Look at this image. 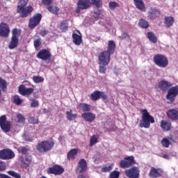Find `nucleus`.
Returning a JSON list of instances; mask_svg holds the SVG:
<instances>
[{
  "instance_id": "obj_1",
  "label": "nucleus",
  "mask_w": 178,
  "mask_h": 178,
  "mask_svg": "<svg viewBox=\"0 0 178 178\" xmlns=\"http://www.w3.org/2000/svg\"><path fill=\"white\" fill-rule=\"evenodd\" d=\"M173 85L169 81L161 80L158 83V88L161 91L165 92L168 91L166 95V99L173 104L175 102L176 97L178 95V86H172Z\"/></svg>"
},
{
  "instance_id": "obj_2",
  "label": "nucleus",
  "mask_w": 178,
  "mask_h": 178,
  "mask_svg": "<svg viewBox=\"0 0 178 178\" xmlns=\"http://www.w3.org/2000/svg\"><path fill=\"white\" fill-rule=\"evenodd\" d=\"M115 49H116V43L113 40H109L107 51H104L99 54V65H109L111 63V56L115 54Z\"/></svg>"
},
{
  "instance_id": "obj_3",
  "label": "nucleus",
  "mask_w": 178,
  "mask_h": 178,
  "mask_svg": "<svg viewBox=\"0 0 178 178\" xmlns=\"http://www.w3.org/2000/svg\"><path fill=\"white\" fill-rule=\"evenodd\" d=\"M27 5V0H19L18 6H17V13L19 14L20 17H28L29 15H31V12L34 10L32 6Z\"/></svg>"
},
{
  "instance_id": "obj_4",
  "label": "nucleus",
  "mask_w": 178,
  "mask_h": 178,
  "mask_svg": "<svg viewBox=\"0 0 178 178\" xmlns=\"http://www.w3.org/2000/svg\"><path fill=\"white\" fill-rule=\"evenodd\" d=\"M140 113L142 115V120L140 121L139 127L142 129H149L151 123H155V119L148 113L147 109L141 110Z\"/></svg>"
},
{
  "instance_id": "obj_5",
  "label": "nucleus",
  "mask_w": 178,
  "mask_h": 178,
  "mask_svg": "<svg viewBox=\"0 0 178 178\" xmlns=\"http://www.w3.org/2000/svg\"><path fill=\"white\" fill-rule=\"evenodd\" d=\"M55 147V142L51 140H43L39 143L36 145V149L38 152L44 154L45 152H49Z\"/></svg>"
},
{
  "instance_id": "obj_6",
  "label": "nucleus",
  "mask_w": 178,
  "mask_h": 178,
  "mask_svg": "<svg viewBox=\"0 0 178 178\" xmlns=\"http://www.w3.org/2000/svg\"><path fill=\"white\" fill-rule=\"evenodd\" d=\"M22 34V30L15 28L12 30V36L10 44H8L9 49H15L19 45V37Z\"/></svg>"
},
{
  "instance_id": "obj_7",
  "label": "nucleus",
  "mask_w": 178,
  "mask_h": 178,
  "mask_svg": "<svg viewBox=\"0 0 178 178\" xmlns=\"http://www.w3.org/2000/svg\"><path fill=\"white\" fill-rule=\"evenodd\" d=\"M153 62L156 66L162 69H165V67H168L169 65V60H168V57L163 54H156L153 58Z\"/></svg>"
},
{
  "instance_id": "obj_8",
  "label": "nucleus",
  "mask_w": 178,
  "mask_h": 178,
  "mask_svg": "<svg viewBox=\"0 0 178 178\" xmlns=\"http://www.w3.org/2000/svg\"><path fill=\"white\" fill-rule=\"evenodd\" d=\"M18 92H19L21 95H23V97H27L29 101H34V99L30 97V95L34 92V88H26L25 85L22 84L19 86Z\"/></svg>"
},
{
  "instance_id": "obj_9",
  "label": "nucleus",
  "mask_w": 178,
  "mask_h": 178,
  "mask_svg": "<svg viewBox=\"0 0 178 178\" xmlns=\"http://www.w3.org/2000/svg\"><path fill=\"white\" fill-rule=\"evenodd\" d=\"M41 19H42V15L41 13H36L32 17L30 18L28 26L29 29L33 30V29H35L37 27L40 22Z\"/></svg>"
},
{
  "instance_id": "obj_10",
  "label": "nucleus",
  "mask_w": 178,
  "mask_h": 178,
  "mask_svg": "<svg viewBox=\"0 0 178 178\" xmlns=\"http://www.w3.org/2000/svg\"><path fill=\"white\" fill-rule=\"evenodd\" d=\"M16 156L15 152L10 149H3L0 150V159L3 161H9Z\"/></svg>"
},
{
  "instance_id": "obj_11",
  "label": "nucleus",
  "mask_w": 178,
  "mask_h": 178,
  "mask_svg": "<svg viewBox=\"0 0 178 178\" xmlns=\"http://www.w3.org/2000/svg\"><path fill=\"white\" fill-rule=\"evenodd\" d=\"M12 122L6 120V115H3L0 117V127L3 131L8 133L10 131Z\"/></svg>"
},
{
  "instance_id": "obj_12",
  "label": "nucleus",
  "mask_w": 178,
  "mask_h": 178,
  "mask_svg": "<svg viewBox=\"0 0 178 178\" xmlns=\"http://www.w3.org/2000/svg\"><path fill=\"white\" fill-rule=\"evenodd\" d=\"M136 164V161H134V156H129L125 157L123 160L120 162V168L122 169H127V168H130L133 166V165Z\"/></svg>"
},
{
  "instance_id": "obj_13",
  "label": "nucleus",
  "mask_w": 178,
  "mask_h": 178,
  "mask_svg": "<svg viewBox=\"0 0 178 178\" xmlns=\"http://www.w3.org/2000/svg\"><path fill=\"white\" fill-rule=\"evenodd\" d=\"M163 169L161 168L152 167L149 172V177L159 178L163 176Z\"/></svg>"
},
{
  "instance_id": "obj_14",
  "label": "nucleus",
  "mask_w": 178,
  "mask_h": 178,
  "mask_svg": "<svg viewBox=\"0 0 178 178\" xmlns=\"http://www.w3.org/2000/svg\"><path fill=\"white\" fill-rule=\"evenodd\" d=\"M52 56L51 51L47 49H43L40 50L37 54V58L41 59L42 60H49Z\"/></svg>"
},
{
  "instance_id": "obj_15",
  "label": "nucleus",
  "mask_w": 178,
  "mask_h": 178,
  "mask_svg": "<svg viewBox=\"0 0 178 178\" xmlns=\"http://www.w3.org/2000/svg\"><path fill=\"white\" fill-rule=\"evenodd\" d=\"M10 33V29L9 28V25L5 22L0 23V37L8 38Z\"/></svg>"
},
{
  "instance_id": "obj_16",
  "label": "nucleus",
  "mask_w": 178,
  "mask_h": 178,
  "mask_svg": "<svg viewBox=\"0 0 178 178\" xmlns=\"http://www.w3.org/2000/svg\"><path fill=\"white\" fill-rule=\"evenodd\" d=\"M65 172V169L60 165H55L53 167H50L47 170L48 175H56V176H59L62 175Z\"/></svg>"
},
{
  "instance_id": "obj_17",
  "label": "nucleus",
  "mask_w": 178,
  "mask_h": 178,
  "mask_svg": "<svg viewBox=\"0 0 178 178\" xmlns=\"http://www.w3.org/2000/svg\"><path fill=\"white\" fill-rule=\"evenodd\" d=\"M125 175L129 178H139L140 177V170L137 168L134 167L129 170H125Z\"/></svg>"
},
{
  "instance_id": "obj_18",
  "label": "nucleus",
  "mask_w": 178,
  "mask_h": 178,
  "mask_svg": "<svg viewBox=\"0 0 178 178\" xmlns=\"http://www.w3.org/2000/svg\"><path fill=\"white\" fill-rule=\"evenodd\" d=\"M87 171V161L84 159H81L76 168V173H84Z\"/></svg>"
},
{
  "instance_id": "obj_19",
  "label": "nucleus",
  "mask_w": 178,
  "mask_h": 178,
  "mask_svg": "<svg viewBox=\"0 0 178 178\" xmlns=\"http://www.w3.org/2000/svg\"><path fill=\"white\" fill-rule=\"evenodd\" d=\"M20 162L22 166H23L24 168H29V166H30V165H31V163L33 162V157L29 155H26L25 156H21Z\"/></svg>"
},
{
  "instance_id": "obj_20",
  "label": "nucleus",
  "mask_w": 178,
  "mask_h": 178,
  "mask_svg": "<svg viewBox=\"0 0 178 178\" xmlns=\"http://www.w3.org/2000/svg\"><path fill=\"white\" fill-rule=\"evenodd\" d=\"M160 15H161V11H159L156 8H152L149 10V13L147 14V17H149V19H151L152 20H154V19L159 17Z\"/></svg>"
},
{
  "instance_id": "obj_21",
  "label": "nucleus",
  "mask_w": 178,
  "mask_h": 178,
  "mask_svg": "<svg viewBox=\"0 0 178 178\" xmlns=\"http://www.w3.org/2000/svg\"><path fill=\"white\" fill-rule=\"evenodd\" d=\"M168 119H170V120H178V111L172 108L167 111L166 113Z\"/></svg>"
},
{
  "instance_id": "obj_22",
  "label": "nucleus",
  "mask_w": 178,
  "mask_h": 178,
  "mask_svg": "<svg viewBox=\"0 0 178 178\" xmlns=\"http://www.w3.org/2000/svg\"><path fill=\"white\" fill-rule=\"evenodd\" d=\"M134 2L136 9H138V10H140L141 12H147L145 3H144L143 0H134Z\"/></svg>"
},
{
  "instance_id": "obj_23",
  "label": "nucleus",
  "mask_w": 178,
  "mask_h": 178,
  "mask_svg": "<svg viewBox=\"0 0 178 178\" xmlns=\"http://www.w3.org/2000/svg\"><path fill=\"white\" fill-rule=\"evenodd\" d=\"M83 119L86 120V122H89L91 123V122H94L95 120V114L91 113V112H88V113H83L81 115Z\"/></svg>"
},
{
  "instance_id": "obj_24",
  "label": "nucleus",
  "mask_w": 178,
  "mask_h": 178,
  "mask_svg": "<svg viewBox=\"0 0 178 178\" xmlns=\"http://www.w3.org/2000/svg\"><path fill=\"white\" fill-rule=\"evenodd\" d=\"M161 127L163 131H170L172 127V122L163 120L161 121Z\"/></svg>"
},
{
  "instance_id": "obj_25",
  "label": "nucleus",
  "mask_w": 178,
  "mask_h": 178,
  "mask_svg": "<svg viewBox=\"0 0 178 178\" xmlns=\"http://www.w3.org/2000/svg\"><path fill=\"white\" fill-rule=\"evenodd\" d=\"M91 5V1L90 0H79L78 1V6L81 9H88Z\"/></svg>"
},
{
  "instance_id": "obj_26",
  "label": "nucleus",
  "mask_w": 178,
  "mask_h": 178,
  "mask_svg": "<svg viewBox=\"0 0 178 178\" xmlns=\"http://www.w3.org/2000/svg\"><path fill=\"white\" fill-rule=\"evenodd\" d=\"M78 109L79 111H81L82 112H86L88 113L90 111H91V105L87 104V103H80L78 104Z\"/></svg>"
},
{
  "instance_id": "obj_27",
  "label": "nucleus",
  "mask_w": 178,
  "mask_h": 178,
  "mask_svg": "<svg viewBox=\"0 0 178 178\" xmlns=\"http://www.w3.org/2000/svg\"><path fill=\"white\" fill-rule=\"evenodd\" d=\"M164 24L165 26L167 27V29H169V27H172V26L175 24V17L172 16L165 17Z\"/></svg>"
},
{
  "instance_id": "obj_28",
  "label": "nucleus",
  "mask_w": 178,
  "mask_h": 178,
  "mask_svg": "<svg viewBox=\"0 0 178 178\" xmlns=\"http://www.w3.org/2000/svg\"><path fill=\"white\" fill-rule=\"evenodd\" d=\"M77 149H72L67 152V159L68 161H73L76 159V156H77Z\"/></svg>"
},
{
  "instance_id": "obj_29",
  "label": "nucleus",
  "mask_w": 178,
  "mask_h": 178,
  "mask_svg": "<svg viewBox=\"0 0 178 178\" xmlns=\"http://www.w3.org/2000/svg\"><path fill=\"white\" fill-rule=\"evenodd\" d=\"M72 40L75 45H81V42H83L81 35H79L77 33H72Z\"/></svg>"
},
{
  "instance_id": "obj_30",
  "label": "nucleus",
  "mask_w": 178,
  "mask_h": 178,
  "mask_svg": "<svg viewBox=\"0 0 178 178\" xmlns=\"http://www.w3.org/2000/svg\"><path fill=\"white\" fill-rule=\"evenodd\" d=\"M69 24L67 23V20H63L60 22L59 29L62 31V33H66L67 31V29H69Z\"/></svg>"
},
{
  "instance_id": "obj_31",
  "label": "nucleus",
  "mask_w": 178,
  "mask_h": 178,
  "mask_svg": "<svg viewBox=\"0 0 178 178\" xmlns=\"http://www.w3.org/2000/svg\"><path fill=\"white\" fill-rule=\"evenodd\" d=\"M72 112H73L72 109H70L68 111H66L65 115L67 120L72 121V120H74V119H77V114L76 113L73 114L72 113Z\"/></svg>"
},
{
  "instance_id": "obj_32",
  "label": "nucleus",
  "mask_w": 178,
  "mask_h": 178,
  "mask_svg": "<svg viewBox=\"0 0 178 178\" xmlns=\"http://www.w3.org/2000/svg\"><path fill=\"white\" fill-rule=\"evenodd\" d=\"M47 9L50 12V13H52L53 15H58V12H59V8L56 6L50 5L47 7Z\"/></svg>"
},
{
  "instance_id": "obj_33",
  "label": "nucleus",
  "mask_w": 178,
  "mask_h": 178,
  "mask_svg": "<svg viewBox=\"0 0 178 178\" xmlns=\"http://www.w3.org/2000/svg\"><path fill=\"white\" fill-rule=\"evenodd\" d=\"M147 38L151 42H153V44H156V42H158L156 35H155V34L152 32L147 33Z\"/></svg>"
},
{
  "instance_id": "obj_34",
  "label": "nucleus",
  "mask_w": 178,
  "mask_h": 178,
  "mask_svg": "<svg viewBox=\"0 0 178 178\" xmlns=\"http://www.w3.org/2000/svg\"><path fill=\"white\" fill-rule=\"evenodd\" d=\"M98 138H99V135L98 134H94L90 138V147H92L93 145H95L97 143H98Z\"/></svg>"
},
{
  "instance_id": "obj_35",
  "label": "nucleus",
  "mask_w": 178,
  "mask_h": 178,
  "mask_svg": "<svg viewBox=\"0 0 178 178\" xmlns=\"http://www.w3.org/2000/svg\"><path fill=\"white\" fill-rule=\"evenodd\" d=\"M0 88L2 91H6L8 90V82L2 77L0 76Z\"/></svg>"
},
{
  "instance_id": "obj_36",
  "label": "nucleus",
  "mask_w": 178,
  "mask_h": 178,
  "mask_svg": "<svg viewBox=\"0 0 178 178\" xmlns=\"http://www.w3.org/2000/svg\"><path fill=\"white\" fill-rule=\"evenodd\" d=\"M138 24L139 27H141V29H148L149 27V24L148 23V21L145 19H140Z\"/></svg>"
},
{
  "instance_id": "obj_37",
  "label": "nucleus",
  "mask_w": 178,
  "mask_h": 178,
  "mask_svg": "<svg viewBox=\"0 0 178 178\" xmlns=\"http://www.w3.org/2000/svg\"><path fill=\"white\" fill-rule=\"evenodd\" d=\"M90 99L92 101H98L99 99V90H96L91 93Z\"/></svg>"
},
{
  "instance_id": "obj_38",
  "label": "nucleus",
  "mask_w": 178,
  "mask_h": 178,
  "mask_svg": "<svg viewBox=\"0 0 178 178\" xmlns=\"http://www.w3.org/2000/svg\"><path fill=\"white\" fill-rule=\"evenodd\" d=\"M32 80L36 84H40V83H44V77L40 76L34 75L32 78Z\"/></svg>"
},
{
  "instance_id": "obj_39",
  "label": "nucleus",
  "mask_w": 178,
  "mask_h": 178,
  "mask_svg": "<svg viewBox=\"0 0 178 178\" xmlns=\"http://www.w3.org/2000/svg\"><path fill=\"white\" fill-rule=\"evenodd\" d=\"M99 73H100L101 74H105V73H106V70H107L106 66H108V65H102V64H99Z\"/></svg>"
},
{
  "instance_id": "obj_40",
  "label": "nucleus",
  "mask_w": 178,
  "mask_h": 178,
  "mask_svg": "<svg viewBox=\"0 0 178 178\" xmlns=\"http://www.w3.org/2000/svg\"><path fill=\"white\" fill-rule=\"evenodd\" d=\"M22 102H23V101L20 99L19 95H15L13 97V103L15 104V105H22Z\"/></svg>"
},
{
  "instance_id": "obj_41",
  "label": "nucleus",
  "mask_w": 178,
  "mask_h": 178,
  "mask_svg": "<svg viewBox=\"0 0 178 178\" xmlns=\"http://www.w3.org/2000/svg\"><path fill=\"white\" fill-rule=\"evenodd\" d=\"M161 144L163 147H165V148H169V145H170V141H169V139L168 138H163L161 140Z\"/></svg>"
},
{
  "instance_id": "obj_42",
  "label": "nucleus",
  "mask_w": 178,
  "mask_h": 178,
  "mask_svg": "<svg viewBox=\"0 0 178 178\" xmlns=\"http://www.w3.org/2000/svg\"><path fill=\"white\" fill-rule=\"evenodd\" d=\"M26 122V118L21 113L17 115V123H24Z\"/></svg>"
},
{
  "instance_id": "obj_43",
  "label": "nucleus",
  "mask_w": 178,
  "mask_h": 178,
  "mask_svg": "<svg viewBox=\"0 0 178 178\" xmlns=\"http://www.w3.org/2000/svg\"><path fill=\"white\" fill-rule=\"evenodd\" d=\"M91 3L96 8H101L102 6V0H91Z\"/></svg>"
},
{
  "instance_id": "obj_44",
  "label": "nucleus",
  "mask_w": 178,
  "mask_h": 178,
  "mask_svg": "<svg viewBox=\"0 0 178 178\" xmlns=\"http://www.w3.org/2000/svg\"><path fill=\"white\" fill-rule=\"evenodd\" d=\"M18 152L19 154H22V155H27V153L29 152V149L27 147L23 146L18 149Z\"/></svg>"
},
{
  "instance_id": "obj_45",
  "label": "nucleus",
  "mask_w": 178,
  "mask_h": 178,
  "mask_svg": "<svg viewBox=\"0 0 178 178\" xmlns=\"http://www.w3.org/2000/svg\"><path fill=\"white\" fill-rule=\"evenodd\" d=\"M120 175V172L119 171L114 170L110 173L108 178H119Z\"/></svg>"
},
{
  "instance_id": "obj_46",
  "label": "nucleus",
  "mask_w": 178,
  "mask_h": 178,
  "mask_svg": "<svg viewBox=\"0 0 178 178\" xmlns=\"http://www.w3.org/2000/svg\"><path fill=\"white\" fill-rule=\"evenodd\" d=\"M8 174L10 175V176H12V177L15 178H22V175H20L19 173L15 172V171H8Z\"/></svg>"
},
{
  "instance_id": "obj_47",
  "label": "nucleus",
  "mask_w": 178,
  "mask_h": 178,
  "mask_svg": "<svg viewBox=\"0 0 178 178\" xmlns=\"http://www.w3.org/2000/svg\"><path fill=\"white\" fill-rule=\"evenodd\" d=\"M120 40H131L130 38V35L126 32H123L121 35V36L119 37Z\"/></svg>"
},
{
  "instance_id": "obj_48",
  "label": "nucleus",
  "mask_w": 178,
  "mask_h": 178,
  "mask_svg": "<svg viewBox=\"0 0 178 178\" xmlns=\"http://www.w3.org/2000/svg\"><path fill=\"white\" fill-rule=\"evenodd\" d=\"M108 6L111 10H114L115 8L119 7V3H116V1H111L108 3Z\"/></svg>"
},
{
  "instance_id": "obj_49",
  "label": "nucleus",
  "mask_w": 178,
  "mask_h": 178,
  "mask_svg": "<svg viewBox=\"0 0 178 178\" xmlns=\"http://www.w3.org/2000/svg\"><path fill=\"white\" fill-rule=\"evenodd\" d=\"M41 38L36 39L33 42V45L35 49H37V48H40V47H41Z\"/></svg>"
},
{
  "instance_id": "obj_50",
  "label": "nucleus",
  "mask_w": 178,
  "mask_h": 178,
  "mask_svg": "<svg viewBox=\"0 0 178 178\" xmlns=\"http://www.w3.org/2000/svg\"><path fill=\"white\" fill-rule=\"evenodd\" d=\"M3 170H6V163L0 161V172H3Z\"/></svg>"
},
{
  "instance_id": "obj_51",
  "label": "nucleus",
  "mask_w": 178,
  "mask_h": 178,
  "mask_svg": "<svg viewBox=\"0 0 178 178\" xmlns=\"http://www.w3.org/2000/svg\"><path fill=\"white\" fill-rule=\"evenodd\" d=\"M111 170H112V165L105 166L102 168V172H104V173L111 172Z\"/></svg>"
},
{
  "instance_id": "obj_52",
  "label": "nucleus",
  "mask_w": 178,
  "mask_h": 178,
  "mask_svg": "<svg viewBox=\"0 0 178 178\" xmlns=\"http://www.w3.org/2000/svg\"><path fill=\"white\" fill-rule=\"evenodd\" d=\"M52 1L54 0H42V3L47 8L48 6H51V3H52Z\"/></svg>"
},
{
  "instance_id": "obj_53",
  "label": "nucleus",
  "mask_w": 178,
  "mask_h": 178,
  "mask_svg": "<svg viewBox=\"0 0 178 178\" xmlns=\"http://www.w3.org/2000/svg\"><path fill=\"white\" fill-rule=\"evenodd\" d=\"M101 98L102 99H104V100L108 99V95L105 94V92L99 91V99Z\"/></svg>"
},
{
  "instance_id": "obj_54",
  "label": "nucleus",
  "mask_w": 178,
  "mask_h": 178,
  "mask_svg": "<svg viewBox=\"0 0 178 178\" xmlns=\"http://www.w3.org/2000/svg\"><path fill=\"white\" fill-rule=\"evenodd\" d=\"M40 104L38 103V100L33 99L32 102L31 103V108H37Z\"/></svg>"
},
{
  "instance_id": "obj_55",
  "label": "nucleus",
  "mask_w": 178,
  "mask_h": 178,
  "mask_svg": "<svg viewBox=\"0 0 178 178\" xmlns=\"http://www.w3.org/2000/svg\"><path fill=\"white\" fill-rule=\"evenodd\" d=\"M24 140L26 141V143H33V138L26 135H24Z\"/></svg>"
},
{
  "instance_id": "obj_56",
  "label": "nucleus",
  "mask_w": 178,
  "mask_h": 178,
  "mask_svg": "<svg viewBox=\"0 0 178 178\" xmlns=\"http://www.w3.org/2000/svg\"><path fill=\"white\" fill-rule=\"evenodd\" d=\"M30 122L32 123V124H38V119H36L34 117H31L30 118Z\"/></svg>"
},
{
  "instance_id": "obj_57",
  "label": "nucleus",
  "mask_w": 178,
  "mask_h": 178,
  "mask_svg": "<svg viewBox=\"0 0 178 178\" xmlns=\"http://www.w3.org/2000/svg\"><path fill=\"white\" fill-rule=\"evenodd\" d=\"M167 138L170 141V144H173V143H176V138L173 136H168Z\"/></svg>"
},
{
  "instance_id": "obj_58",
  "label": "nucleus",
  "mask_w": 178,
  "mask_h": 178,
  "mask_svg": "<svg viewBox=\"0 0 178 178\" xmlns=\"http://www.w3.org/2000/svg\"><path fill=\"white\" fill-rule=\"evenodd\" d=\"M100 15H101V11L95 12L93 15V17H95V19H99Z\"/></svg>"
},
{
  "instance_id": "obj_59",
  "label": "nucleus",
  "mask_w": 178,
  "mask_h": 178,
  "mask_svg": "<svg viewBox=\"0 0 178 178\" xmlns=\"http://www.w3.org/2000/svg\"><path fill=\"white\" fill-rule=\"evenodd\" d=\"M40 35H42V37H45V35H47V34H48V31H47L45 29H43V30L40 31Z\"/></svg>"
},
{
  "instance_id": "obj_60",
  "label": "nucleus",
  "mask_w": 178,
  "mask_h": 178,
  "mask_svg": "<svg viewBox=\"0 0 178 178\" xmlns=\"http://www.w3.org/2000/svg\"><path fill=\"white\" fill-rule=\"evenodd\" d=\"M81 8L79 7L76 9V13H80Z\"/></svg>"
},
{
  "instance_id": "obj_61",
  "label": "nucleus",
  "mask_w": 178,
  "mask_h": 178,
  "mask_svg": "<svg viewBox=\"0 0 178 178\" xmlns=\"http://www.w3.org/2000/svg\"><path fill=\"white\" fill-rule=\"evenodd\" d=\"M163 158H164V159H169V156L168 154H163Z\"/></svg>"
},
{
  "instance_id": "obj_62",
  "label": "nucleus",
  "mask_w": 178,
  "mask_h": 178,
  "mask_svg": "<svg viewBox=\"0 0 178 178\" xmlns=\"http://www.w3.org/2000/svg\"><path fill=\"white\" fill-rule=\"evenodd\" d=\"M1 95H2V92H1V90L0 89V97H1Z\"/></svg>"
},
{
  "instance_id": "obj_63",
  "label": "nucleus",
  "mask_w": 178,
  "mask_h": 178,
  "mask_svg": "<svg viewBox=\"0 0 178 178\" xmlns=\"http://www.w3.org/2000/svg\"><path fill=\"white\" fill-rule=\"evenodd\" d=\"M40 178H47L45 176H42Z\"/></svg>"
}]
</instances>
